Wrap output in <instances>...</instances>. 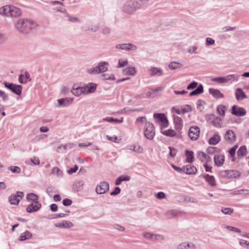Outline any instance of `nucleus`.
Wrapping results in <instances>:
<instances>
[{
  "label": "nucleus",
  "instance_id": "nucleus-1",
  "mask_svg": "<svg viewBox=\"0 0 249 249\" xmlns=\"http://www.w3.org/2000/svg\"><path fill=\"white\" fill-rule=\"evenodd\" d=\"M34 24L33 20L20 19L16 23L15 27L19 32L27 34L31 32Z\"/></svg>",
  "mask_w": 249,
  "mask_h": 249
},
{
  "label": "nucleus",
  "instance_id": "nucleus-2",
  "mask_svg": "<svg viewBox=\"0 0 249 249\" xmlns=\"http://www.w3.org/2000/svg\"><path fill=\"white\" fill-rule=\"evenodd\" d=\"M0 14L7 17H18L21 14L20 9L14 6L6 5L0 8Z\"/></svg>",
  "mask_w": 249,
  "mask_h": 249
},
{
  "label": "nucleus",
  "instance_id": "nucleus-3",
  "mask_svg": "<svg viewBox=\"0 0 249 249\" xmlns=\"http://www.w3.org/2000/svg\"><path fill=\"white\" fill-rule=\"evenodd\" d=\"M138 10L134 0H126L122 7V11L127 15H132Z\"/></svg>",
  "mask_w": 249,
  "mask_h": 249
},
{
  "label": "nucleus",
  "instance_id": "nucleus-4",
  "mask_svg": "<svg viewBox=\"0 0 249 249\" xmlns=\"http://www.w3.org/2000/svg\"><path fill=\"white\" fill-rule=\"evenodd\" d=\"M241 172L236 170H222L219 172L221 178L228 179L238 178L241 176Z\"/></svg>",
  "mask_w": 249,
  "mask_h": 249
},
{
  "label": "nucleus",
  "instance_id": "nucleus-5",
  "mask_svg": "<svg viewBox=\"0 0 249 249\" xmlns=\"http://www.w3.org/2000/svg\"><path fill=\"white\" fill-rule=\"evenodd\" d=\"M153 117L156 119V122L160 126L161 129L168 126V121L164 114L154 113Z\"/></svg>",
  "mask_w": 249,
  "mask_h": 249
},
{
  "label": "nucleus",
  "instance_id": "nucleus-6",
  "mask_svg": "<svg viewBox=\"0 0 249 249\" xmlns=\"http://www.w3.org/2000/svg\"><path fill=\"white\" fill-rule=\"evenodd\" d=\"M144 136L149 140H152L155 135L154 125L150 122L146 123L144 132Z\"/></svg>",
  "mask_w": 249,
  "mask_h": 249
},
{
  "label": "nucleus",
  "instance_id": "nucleus-7",
  "mask_svg": "<svg viewBox=\"0 0 249 249\" xmlns=\"http://www.w3.org/2000/svg\"><path fill=\"white\" fill-rule=\"evenodd\" d=\"M3 84L5 88L11 90L14 93L19 96L21 95L22 87L21 85H16L12 83L4 82Z\"/></svg>",
  "mask_w": 249,
  "mask_h": 249
},
{
  "label": "nucleus",
  "instance_id": "nucleus-8",
  "mask_svg": "<svg viewBox=\"0 0 249 249\" xmlns=\"http://www.w3.org/2000/svg\"><path fill=\"white\" fill-rule=\"evenodd\" d=\"M23 196L24 194L22 192L17 191L16 194L11 195L8 200L11 204L18 205Z\"/></svg>",
  "mask_w": 249,
  "mask_h": 249
},
{
  "label": "nucleus",
  "instance_id": "nucleus-9",
  "mask_svg": "<svg viewBox=\"0 0 249 249\" xmlns=\"http://www.w3.org/2000/svg\"><path fill=\"white\" fill-rule=\"evenodd\" d=\"M199 133V127L197 126H193L190 128L188 132V135L192 140L196 141L198 139Z\"/></svg>",
  "mask_w": 249,
  "mask_h": 249
},
{
  "label": "nucleus",
  "instance_id": "nucleus-10",
  "mask_svg": "<svg viewBox=\"0 0 249 249\" xmlns=\"http://www.w3.org/2000/svg\"><path fill=\"white\" fill-rule=\"evenodd\" d=\"M109 189V183L106 181H102L96 186L95 191L98 194H103L107 192Z\"/></svg>",
  "mask_w": 249,
  "mask_h": 249
},
{
  "label": "nucleus",
  "instance_id": "nucleus-11",
  "mask_svg": "<svg viewBox=\"0 0 249 249\" xmlns=\"http://www.w3.org/2000/svg\"><path fill=\"white\" fill-rule=\"evenodd\" d=\"M231 113L236 116H243L246 115V111L243 107L234 105L232 107Z\"/></svg>",
  "mask_w": 249,
  "mask_h": 249
},
{
  "label": "nucleus",
  "instance_id": "nucleus-12",
  "mask_svg": "<svg viewBox=\"0 0 249 249\" xmlns=\"http://www.w3.org/2000/svg\"><path fill=\"white\" fill-rule=\"evenodd\" d=\"M196 246L191 242H184L179 244L177 249H196Z\"/></svg>",
  "mask_w": 249,
  "mask_h": 249
},
{
  "label": "nucleus",
  "instance_id": "nucleus-13",
  "mask_svg": "<svg viewBox=\"0 0 249 249\" xmlns=\"http://www.w3.org/2000/svg\"><path fill=\"white\" fill-rule=\"evenodd\" d=\"M41 206V204L38 201H36L29 205L26 208V211L29 213L36 212L40 208Z\"/></svg>",
  "mask_w": 249,
  "mask_h": 249
},
{
  "label": "nucleus",
  "instance_id": "nucleus-14",
  "mask_svg": "<svg viewBox=\"0 0 249 249\" xmlns=\"http://www.w3.org/2000/svg\"><path fill=\"white\" fill-rule=\"evenodd\" d=\"M225 140L230 143H232L235 142L236 136L233 130H229L226 131L225 136Z\"/></svg>",
  "mask_w": 249,
  "mask_h": 249
},
{
  "label": "nucleus",
  "instance_id": "nucleus-15",
  "mask_svg": "<svg viewBox=\"0 0 249 249\" xmlns=\"http://www.w3.org/2000/svg\"><path fill=\"white\" fill-rule=\"evenodd\" d=\"M117 48H120L122 50L129 51L130 50L136 51L137 49L136 46L131 43L122 44L117 46Z\"/></svg>",
  "mask_w": 249,
  "mask_h": 249
},
{
  "label": "nucleus",
  "instance_id": "nucleus-16",
  "mask_svg": "<svg viewBox=\"0 0 249 249\" xmlns=\"http://www.w3.org/2000/svg\"><path fill=\"white\" fill-rule=\"evenodd\" d=\"M214 164L218 166H221L225 161L224 156L221 154L215 155L214 157Z\"/></svg>",
  "mask_w": 249,
  "mask_h": 249
},
{
  "label": "nucleus",
  "instance_id": "nucleus-17",
  "mask_svg": "<svg viewBox=\"0 0 249 249\" xmlns=\"http://www.w3.org/2000/svg\"><path fill=\"white\" fill-rule=\"evenodd\" d=\"M209 92L214 98L218 99L224 97V94L218 89L210 88L209 89Z\"/></svg>",
  "mask_w": 249,
  "mask_h": 249
},
{
  "label": "nucleus",
  "instance_id": "nucleus-18",
  "mask_svg": "<svg viewBox=\"0 0 249 249\" xmlns=\"http://www.w3.org/2000/svg\"><path fill=\"white\" fill-rule=\"evenodd\" d=\"M97 85L94 83H89L85 87V94L91 93L94 92L96 89Z\"/></svg>",
  "mask_w": 249,
  "mask_h": 249
},
{
  "label": "nucleus",
  "instance_id": "nucleus-19",
  "mask_svg": "<svg viewBox=\"0 0 249 249\" xmlns=\"http://www.w3.org/2000/svg\"><path fill=\"white\" fill-rule=\"evenodd\" d=\"M151 76H161L163 74L162 70L160 68L152 67L149 70Z\"/></svg>",
  "mask_w": 249,
  "mask_h": 249
},
{
  "label": "nucleus",
  "instance_id": "nucleus-20",
  "mask_svg": "<svg viewBox=\"0 0 249 249\" xmlns=\"http://www.w3.org/2000/svg\"><path fill=\"white\" fill-rule=\"evenodd\" d=\"M174 123L176 130L179 132L182 129L183 126V122L181 118L178 116L174 117Z\"/></svg>",
  "mask_w": 249,
  "mask_h": 249
},
{
  "label": "nucleus",
  "instance_id": "nucleus-21",
  "mask_svg": "<svg viewBox=\"0 0 249 249\" xmlns=\"http://www.w3.org/2000/svg\"><path fill=\"white\" fill-rule=\"evenodd\" d=\"M197 172L196 167L191 164H188L184 166L183 172L187 174H195Z\"/></svg>",
  "mask_w": 249,
  "mask_h": 249
},
{
  "label": "nucleus",
  "instance_id": "nucleus-22",
  "mask_svg": "<svg viewBox=\"0 0 249 249\" xmlns=\"http://www.w3.org/2000/svg\"><path fill=\"white\" fill-rule=\"evenodd\" d=\"M55 226L59 228H70L73 227V224L72 222L69 221H63L61 223H57L55 224Z\"/></svg>",
  "mask_w": 249,
  "mask_h": 249
},
{
  "label": "nucleus",
  "instance_id": "nucleus-23",
  "mask_svg": "<svg viewBox=\"0 0 249 249\" xmlns=\"http://www.w3.org/2000/svg\"><path fill=\"white\" fill-rule=\"evenodd\" d=\"M221 140V137L218 133H215L213 136L209 140V143L211 145L217 144Z\"/></svg>",
  "mask_w": 249,
  "mask_h": 249
},
{
  "label": "nucleus",
  "instance_id": "nucleus-24",
  "mask_svg": "<svg viewBox=\"0 0 249 249\" xmlns=\"http://www.w3.org/2000/svg\"><path fill=\"white\" fill-rule=\"evenodd\" d=\"M235 96L236 99L239 101L247 98V96L241 89L238 88L236 90Z\"/></svg>",
  "mask_w": 249,
  "mask_h": 249
},
{
  "label": "nucleus",
  "instance_id": "nucleus-25",
  "mask_svg": "<svg viewBox=\"0 0 249 249\" xmlns=\"http://www.w3.org/2000/svg\"><path fill=\"white\" fill-rule=\"evenodd\" d=\"M203 178L211 186H214L216 185L215 180L213 176H211L207 174L204 175Z\"/></svg>",
  "mask_w": 249,
  "mask_h": 249
},
{
  "label": "nucleus",
  "instance_id": "nucleus-26",
  "mask_svg": "<svg viewBox=\"0 0 249 249\" xmlns=\"http://www.w3.org/2000/svg\"><path fill=\"white\" fill-rule=\"evenodd\" d=\"M73 101L72 99L69 98H61L58 100V106L65 107L70 105Z\"/></svg>",
  "mask_w": 249,
  "mask_h": 249
},
{
  "label": "nucleus",
  "instance_id": "nucleus-27",
  "mask_svg": "<svg viewBox=\"0 0 249 249\" xmlns=\"http://www.w3.org/2000/svg\"><path fill=\"white\" fill-rule=\"evenodd\" d=\"M185 156L186 157V161L188 163H191L194 161V153L192 151L186 150Z\"/></svg>",
  "mask_w": 249,
  "mask_h": 249
},
{
  "label": "nucleus",
  "instance_id": "nucleus-28",
  "mask_svg": "<svg viewBox=\"0 0 249 249\" xmlns=\"http://www.w3.org/2000/svg\"><path fill=\"white\" fill-rule=\"evenodd\" d=\"M109 63L107 62H100L98 63L97 67L99 69L100 73L104 72L107 71V66Z\"/></svg>",
  "mask_w": 249,
  "mask_h": 249
},
{
  "label": "nucleus",
  "instance_id": "nucleus-29",
  "mask_svg": "<svg viewBox=\"0 0 249 249\" xmlns=\"http://www.w3.org/2000/svg\"><path fill=\"white\" fill-rule=\"evenodd\" d=\"M123 73L126 75H134L136 73L135 68L128 67L123 70Z\"/></svg>",
  "mask_w": 249,
  "mask_h": 249
},
{
  "label": "nucleus",
  "instance_id": "nucleus-30",
  "mask_svg": "<svg viewBox=\"0 0 249 249\" xmlns=\"http://www.w3.org/2000/svg\"><path fill=\"white\" fill-rule=\"evenodd\" d=\"M102 120L104 122L120 124L123 122V118H122L120 120H119L116 118H113L112 117H107L104 118Z\"/></svg>",
  "mask_w": 249,
  "mask_h": 249
},
{
  "label": "nucleus",
  "instance_id": "nucleus-31",
  "mask_svg": "<svg viewBox=\"0 0 249 249\" xmlns=\"http://www.w3.org/2000/svg\"><path fill=\"white\" fill-rule=\"evenodd\" d=\"M138 10H140L144 5L148 4L149 0H134Z\"/></svg>",
  "mask_w": 249,
  "mask_h": 249
},
{
  "label": "nucleus",
  "instance_id": "nucleus-32",
  "mask_svg": "<svg viewBox=\"0 0 249 249\" xmlns=\"http://www.w3.org/2000/svg\"><path fill=\"white\" fill-rule=\"evenodd\" d=\"M240 77L239 75L238 74H229L226 76L225 77V79L226 83L228 82L229 81H238L239 79V78Z\"/></svg>",
  "mask_w": 249,
  "mask_h": 249
},
{
  "label": "nucleus",
  "instance_id": "nucleus-33",
  "mask_svg": "<svg viewBox=\"0 0 249 249\" xmlns=\"http://www.w3.org/2000/svg\"><path fill=\"white\" fill-rule=\"evenodd\" d=\"M32 237V234L28 231L22 233L19 237L20 241H24L26 240L30 239Z\"/></svg>",
  "mask_w": 249,
  "mask_h": 249
},
{
  "label": "nucleus",
  "instance_id": "nucleus-34",
  "mask_svg": "<svg viewBox=\"0 0 249 249\" xmlns=\"http://www.w3.org/2000/svg\"><path fill=\"white\" fill-rule=\"evenodd\" d=\"M85 88L82 87H78L76 89H73L71 90V92L76 96H78L82 93H84L85 94Z\"/></svg>",
  "mask_w": 249,
  "mask_h": 249
},
{
  "label": "nucleus",
  "instance_id": "nucleus-35",
  "mask_svg": "<svg viewBox=\"0 0 249 249\" xmlns=\"http://www.w3.org/2000/svg\"><path fill=\"white\" fill-rule=\"evenodd\" d=\"M222 120L218 117L215 116L214 119L212 121V124L215 127L220 128L221 127Z\"/></svg>",
  "mask_w": 249,
  "mask_h": 249
},
{
  "label": "nucleus",
  "instance_id": "nucleus-36",
  "mask_svg": "<svg viewBox=\"0 0 249 249\" xmlns=\"http://www.w3.org/2000/svg\"><path fill=\"white\" fill-rule=\"evenodd\" d=\"M247 152L246 147L245 146H242L237 150V154L238 157H243L246 155Z\"/></svg>",
  "mask_w": 249,
  "mask_h": 249
},
{
  "label": "nucleus",
  "instance_id": "nucleus-37",
  "mask_svg": "<svg viewBox=\"0 0 249 249\" xmlns=\"http://www.w3.org/2000/svg\"><path fill=\"white\" fill-rule=\"evenodd\" d=\"M216 111L217 114L221 116H224L226 111V107L224 105H219L217 107Z\"/></svg>",
  "mask_w": 249,
  "mask_h": 249
},
{
  "label": "nucleus",
  "instance_id": "nucleus-38",
  "mask_svg": "<svg viewBox=\"0 0 249 249\" xmlns=\"http://www.w3.org/2000/svg\"><path fill=\"white\" fill-rule=\"evenodd\" d=\"M163 135L170 137H174L176 135V132L175 130L170 129L161 132Z\"/></svg>",
  "mask_w": 249,
  "mask_h": 249
},
{
  "label": "nucleus",
  "instance_id": "nucleus-39",
  "mask_svg": "<svg viewBox=\"0 0 249 249\" xmlns=\"http://www.w3.org/2000/svg\"><path fill=\"white\" fill-rule=\"evenodd\" d=\"M26 198L28 200H31L33 202H36L38 201V196L34 193H29L26 196Z\"/></svg>",
  "mask_w": 249,
  "mask_h": 249
},
{
  "label": "nucleus",
  "instance_id": "nucleus-40",
  "mask_svg": "<svg viewBox=\"0 0 249 249\" xmlns=\"http://www.w3.org/2000/svg\"><path fill=\"white\" fill-rule=\"evenodd\" d=\"M182 66V65L179 63L176 62H171L168 67L171 70H176L178 68H180Z\"/></svg>",
  "mask_w": 249,
  "mask_h": 249
},
{
  "label": "nucleus",
  "instance_id": "nucleus-41",
  "mask_svg": "<svg viewBox=\"0 0 249 249\" xmlns=\"http://www.w3.org/2000/svg\"><path fill=\"white\" fill-rule=\"evenodd\" d=\"M178 214V213L177 210H172L167 212L165 213V215L167 217L171 218L177 216Z\"/></svg>",
  "mask_w": 249,
  "mask_h": 249
},
{
  "label": "nucleus",
  "instance_id": "nucleus-42",
  "mask_svg": "<svg viewBox=\"0 0 249 249\" xmlns=\"http://www.w3.org/2000/svg\"><path fill=\"white\" fill-rule=\"evenodd\" d=\"M129 149L138 153H142L143 151L142 148L137 144H134L131 146Z\"/></svg>",
  "mask_w": 249,
  "mask_h": 249
},
{
  "label": "nucleus",
  "instance_id": "nucleus-43",
  "mask_svg": "<svg viewBox=\"0 0 249 249\" xmlns=\"http://www.w3.org/2000/svg\"><path fill=\"white\" fill-rule=\"evenodd\" d=\"M207 155L202 151H198L196 153V158L199 159L201 162L205 161Z\"/></svg>",
  "mask_w": 249,
  "mask_h": 249
},
{
  "label": "nucleus",
  "instance_id": "nucleus-44",
  "mask_svg": "<svg viewBox=\"0 0 249 249\" xmlns=\"http://www.w3.org/2000/svg\"><path fill=\"white\" fill-rule=\"evenodd\" d=\"M87 72L89 74H96L100 73V71L98 67L97 66L91 68L87 70Z\"/></svg>",
  "mask_w": 249,
  "mask_h": 249
},
{
  "label": "nucleus",
  "instance_id": "nucleus-45",
  "mask_svg": "<svg viewBox=\"0 0 249 249\" xmlns=\"http://www.w3.org/2000/svg\"><path fill=\"white\" fill-rule=\"evenodd\" d=\"M219 150V149L216 147H213V146H209L206 150V151L208 154L213 155L215 153L218 152Z\"/></svg>",
  "mask_w": 249,
  "mask_h": 249
},
{
  "label": "nucleus",
  "instance_id": "nucleus-46",
  "mask_svg": "<svg viewBox=\"0 0 249 249\" xmlns=\"http://www.w3.org/2000/svg\"><path fill=\"white\" fill-rule=\"evenodd\" d=\"M204 91L203 86L202 84H200L198 86L196 89L193 90L196 95L201 94Z\"/></svg>",
  "mask_w": 249,
  "mask_h": 249
},
{
  "label": "nucleus",
  "instance_id": "nucleus-47",
  "mask_svg": "<svg viewBox=\"0 0 249 249\" xmlns=\"http://www.w3.org/2000/svg\"><path fill=\"white\" fill-rule=\"evenodd\" d=\"M84 185V181L83 180H79L75 183V186L76 187V191H80L83 189V187Z\"/></svg>",
  "mask_w": 249,
  "mask_h": 249
},
{
  "label": "nucleus",
  "instance_id": "nucleus-48",
  "mask_svg": "<svg viewBox=\"0 0 249 249\" xmlns=\"http://www.w3.org/2000/svg\"><path fill=\"white\" fill-rule=\"evenodd\" d=\"M51 174L53 175H56L58 177L62 176V172L61 171L59 168L57 167H54L52 169Z\"/></svg>",
  "mask_w": 249,
  "mask_h": 249
},
{
  "label": "nucleus",
  "instance_id": "nucleus-49",
  "mask_svg": "<svg viewBox=\"0 0 249 249\" xmlns=\"http://www.w3.org/2000/svg\"><path fill=\"white\" fill-rule=\"evenodd\" d=\"M211 80L213 82H216L218 83H226L225 77H219L213 78Z\"/></svg>",
  "mask_w": 249,
  "mask_h": 249
},
{
  "label": "nucleus",
  "instance_id": "nucleus-50",
  "mask_svg": "<svg viewBox=\"0 0 249 249\" xmlns=\"http://www.w3.org/2000/svg\"><path fill=\"white\" fill-rule=\"evenodd\" d=\"M9 170L14 173H19L21 172L20 168L17 166H11L9 167Z\"/></svg>",
  "mask_w": 249,
  "mask_h": 249
},
{
  "label": "nucleus",
  "instance_id": "nucleus-51",
  "mask_svg": "<svg viewBox=\"0 0 249 249\" xmlns=\"http://www.w3.org/2000/svg\"><path fill=\"white\" fill-rule=\"evenodd\" d=\"M222 212L225 214H231L233 212V209L231 208L222 209Z\"/></svg>",
  "mask_w": 249,
  "mask_h": 249
},
{
  "label": "nucleus",
  "instance_id": "nucleus-52",
  "mask_svg": "<svg viewBox=\"0 0 249 249\" xmlns=\"http://www.w3.org/2000/svg\"><path fill=\"white\" fill-rule=\"evenodd\" d=\"M197 85L198 83L197 82L193 81L188 85L187 89L188 90L193 89L198 87Z\"/></svg>",
  "mask_w": 249,
  "mask_h": 249
},
{
  "label": "nucleus",
  "instance_id": "nucleus-53",
  "mask_svg": "<svg viewBox=\"0 0 249 249\" xmlns=\"http://www.w3.org/2000/svg\"><path fill=\"white\" fill-rule=\"evenodd\" d=\"M205 104V102L201 99H198L197 101V108L200 110L202 109V107Z\"/></svg>",
  "mask_w": 249,
  "mask_h": 249
},
{
  "label": "nucleus",
  "instance_id": "nucleus-54",
  "mask_svg": "<svg viewBox=\"0 0 249 249\" xmlns=\"http://www.w3.org/2000/svg\"><path fill=\"white\" fill-rule=\"evenodd\" d=\"M111 32V29L108 27H103L102 28V33L104 35H108Z\"/></svg>",
  "mask_w": 249,
  "mask_h": 249
},
{
  "label": "nucleus",
  "instance_id": "nucleus-55",
  "mask_svg": "<svg viewBox=\"0 0 249 249\" xmlns=\"http://www.w3.org/2000/svg\"><path fill=\"white\" fill-rule=\"evenodd\" d=\"M169 148L170 149V156L171 157L174 158L177 154V150L176 148L170 146L169 147Z\"/></svg>",
  "mask_w": 249,
  "mask_h": 249
},
{
  "label": "nucleus",
  "instance_id": "nucleus-56",
  "mask_svg": "<svg viewBox=\"0 0 249 249\" xmlns=\"http://www.w3.org/2000/svg\"><path fill=\"white\" fill-rule=\"evenodd\" d=\"M237 148V145H235L232 148H230L229 153L231 157H234L235 155V151Z\"/></svg>",
  "mask_w": 249,
  "mask_h": 249
},
{
  "label": "nucleus",
  "instance_id": "nucleus-57",
  "mask_svg": "<svg viewBox=\"0 0 249 249\" xmlns=\"http://www.w3.org/2000/svg\"><path fill=\"white\" fill-rule=\"evenodd\" d=\"M235 194H245L248 195L249 194V190L248 189H242L240 190H237L235 192Z\"/></svg>",
  "mask_w": 249,
  "mask_h": 249
},
{
  "label": "nucleus",
  "instance_id": "nucleus-58",
  "mask_svg": "<svg viewBox=\"0 0 249 249\" xmlns=\"http://www.w3.org/2000/svg\"><path fill=\"white\" fill-rule=\"evenodd\" d=\"M192 107L190 105H187L182 109V113H185L192 111Z\"/></svg>",
  "mask_w": 249,
  "mask_h": 249
},
{
  "label": "nucleus",
  "instance_id": "nucleus-59",
  "mask_svg": "<svg viewBox=\"0 0 249 249\" xmlns=\"http://www.w3.org/2000/svg\"><path fill=\"white\" fill-rule=\"evenodd\" d=\"M72 202L71 200L68 198L64 199L62 201V204L65 206H70L72 204Z\"/></svg>",
  "mask_w": 249,
  "mask_h": 249
},
{
  "label": "nucleus",
  "instance_id": "nucleus-60",
  "mask_svg": "<svg viewBox=\"0 0 249 249\" xmlns=\"http://www.w3.org/2000/svg\"><path fill=\"white\" fill-rule=\"evenodd\" d=\"M128 64V61L127 60H125L124 61H123L121 59H120L119 60L118 65L117 67L121 68L124 67L125 66L127 65Z\"/></svg>",
  "mask_w": 249,
  "mask_h": 249
},
{
  "label": "nucleus",
  "instance_id": "nucleus-61",
  "mask_svg": "<svg viewBox=\"0 0 249 249\" xmlns=\"http://www.w3.org/2000/svg\"><path fill=\"white\" fill-rule=\"evenodd\" d=\"M156 197L159 199H161L165 198V194L162 192H158L156 194Z\"/></svg>",
  "mask_w": 249,
  "mask_h": 249
},
{
  "label": "nucleus",
  "instance_id": "nucleus-62",
  "mask_svg": "<svg viewBox=\"0 0 249 249\" xmlns=\"http://www.w3.org/2000/svg\"><path fill=\"white\" fill-rule=\"evenodd\" d=\"M78 169V166L77 165H75L73 168H71L70 169H69L67 172L69 174H72L74 173H75Z\"/></svg>",
  "mask_w": 249,
  "mask_h": 249
},
{
  "label": "nucleus",
  "instance_id": "nucleus-63",
  "mask_svg": "<svg viewBox=\"0 0 249 249\" xmlns=\"http://www.w3.org/2000/svg\"><path fill=\"white\" fill-rule=\"evenodd\" d=\"M215 41L211 37H207L206 40V44L207 46L212 45L214 44Z\"/></svg>",
  "mask_w": 249,
  "mask_h": 249
},
{
  "label": "nucleus",
  "instance_id": "nucleus-64",
  "mask_svg": "<svg viewBox=\"0 0 249 249\" xmlns=\"http://www.w3.org/2000/svg\"><path fill=\"white\" fill-rule=\"evenodd\" d=\"M121 192V189L118 187H116L114 188V190L113 191L110 193L111 196H116L119 194H120Z\"/></svg>",
  "mask_w": 249,
  "mask_h": 249
}]
</instances>
